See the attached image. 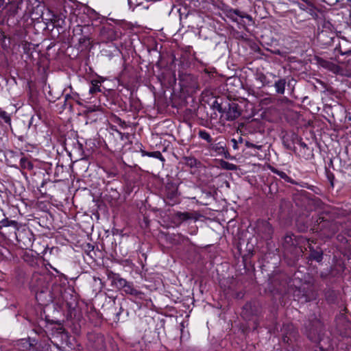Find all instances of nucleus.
I'll return each instance as SVG.
<instances>
[{"label": "nucleus", "mask_w": 351, "mask_h": 351, "mask_svg": "<svg viewBox=\"0 0 351 351\" xmlns=\"http://www.w3.org/2000/svg\"><path fill=\"white\" fill-rule=\"evenodd\" d=\"M165 195L169 205H174L178 202V186L173 182H168L165 187Z\"/></svg>", "instance_id": "3"}, {"label": "nucleus", "mask_w": 351, "mask_h": 351, "mask_svg": "<svg viewBox=\"0 0 351 351\" xmlns=\"http://www.w3.org/2000/svg\"><path fill=\"white\" fill-rule=\"evenodd\" d=\"M77 35H81L78 38V43L81 46L87 48L90 45L89 36L87 35H83V28L80 25H77L73 29V36L75 37Z\"/></svg>", "instance_id": "17"}, {"label": "nucleus", "mask_w": 351, "mask_h": 351, "mask_svg": "<svg viewBox=\"0 0 351 351\" xmlns=\"http://www.w3.org/2000/svg\"><path fill=\"white\" fill-rule=\"evenodd\" d=\"M3 36H4V35H3V32H1V31H0V38H1V37H3Z\"/></svg>", "instance_id": "50"}, {"label": "nucleus", "mask_w": 351, "mask_h": 351, "mask_svg": "<svg viewBox=\"0 0 351 351\" xmlns=\"http://www.w3.org/2000/svg\"><path fill=\"white\" fill-rule=\"evenodd\" d=\"M116 122L122 128H125L126 126V123L124 121L121 120L120 118H116Z\"/></svg>", "instance_id": "40"}, {"label": "nucleus", "mask_w": 351, "mask_h": 351, "mask_svg": "<svg viewBox=\"0 0 351 351\" xmlns=\"http://www.w3.org/2000/svg\"><path fill=\"white\" fill-rule=\"evenodd\" d=\"M146 156H149V157L159 158L161 160H164V158H163L162 155L158 151L149 152V154H146Z\"/></svg>", "instance_id": "35"}, {"label": "nucleus", "mask_w": 351, "mask_h": 351, "mask_svg": "<svg viewBox=\"0 0 351 351\" xmlns=\"http://www.w3.org/2000/svg\"><path fill=\"white\" fill-rule=\"evenodd\" d=\"M2 223H3V226H8V221H3Z\"/></svg>", "instance_id": "49"}, {"label": "nucleus", "mask_w": 351, "mask_h": 351, "mask_svg": "<svg viewBox=\"0 0 351 351\" xmlns=\"http://www.w3.org/2000/svg\"><path fill=\"white\" fill-rule=\"evenodd\" d=\"M0 117L4 120V121L6 123H10V121H11V119H10V116L8 114V113L4 111V110H2L1 108H0Z\"/></svg>", "instance_id": "34"}, {"label": "nucleus", "mask_w": 351, "mask_h": 351, "mask_svg": "<svg viewBox=\"0 0 351 351\" xmlns=\"http://www.w3.org/2000/svg\"><path fill=\"white\" fill-rule=\"evenodd\" d=\"M32 232L29 230H18L16 238L19 245L23 248H27L32 244Z\"/></svg>", "instance_id": "10"}, {"label": "nucleus", "mask_w": 351, "mask_h": 351, "mask_svg": "<svg viewBox=\"0 0 351 351\" xmlns=\"http://www.w3.org/2000/svg\"><path fill=\"white\" fill-rule=\"evenodd\" d=\"M20 165L22 169L31 170L33 169V164L25 157L20 159Z\"/></svg>", "instance_id": "28"}, {"label": "nucleus", "mask_w": 351, "mask_h": 351, "mask_svg": "<svg viewBox=\"0 0 351 351\" xmlns=\"http://www.w3.org/2000/svg\"><path fill=\"white\" fill-rule=\"evenodd\" d=\"M273 232L272 226L268 221L265 220L258 221L256 232L263 239H270L272 237Z\"/></svg>", "instance_id": "6"}, {"label": "nucleus", "mask_w": 351, "mask_h": 351, "mask_svg": "<svg viewBox=\"0 0 351 351\" xmlns=\"http://www.w3.org/2000/svg\"><path fill=\"white\" fill-rule=\"evenodd\" d=\"M276 292L281 295L286 294L288 292L287 278L285 276H279L274 278L272 282Z\"/></svg>", "instance_id": "13"}, {"label": "nucleus", "mask_w": 351, "mask_h": 351, "mask_svg": "<svg viewBox=\"0 0 351 351\" xmlns=\"http://www.w3.org/2000/svg\"><path fill=\"white\" fill-rule=\"evenodd\" d=\"M51 18L50 19L51 22L53 24L55 27L62 28L65 25L66 16L62 13H54L50 11Z\"/></svg>", "instance_id": "18"}, {"label": "nucleus", "mask_w": 351, "mask_h": 351, "mask_svg": "<svg viewBox=\"0 0 351 351\" xmlns=\"http://www.w3.org/2000/svg\"><path fill=\"white\" fill-rule=\"evenodd\" d=\"M72 96H73V95H69V94L66 95H65V101H67L68 99H72Z\"/></svg>", "instance_id": "45"}, {"label": "nucleus", "mask_w": 351, "mask_h": 351, "mask_svg": "<svg viewBox=\"0 0 351 351\" xmlns=\"http://www.w3.org/2000/svg\"><path fill=\"white\" fill-rule=\"evenodd\" d=\"M305 191L298 192L293 195V201L298 207L308 210L311 208L313 200L310 199Z\"/></svg>", "instance_id": "7"}, {"label": "nucleus", "mask_w": 351, "mask_h": 351, "mask_svg": "<svg viewBox=\"0 0 351 351\" xmlns=\"http://www.w3.org/2000/svg\"><path fill=\"white\" fill-rule=\"evenodd\" d=\"M283 327H284V330H287V329L290 330V332L286 333V335L283 337L284 341L288 342L290 340V337L289 336L294 337V335H293L295 332L294 330H293V327L292 325H289V324L284 325Z\"/></svg>", "instance_id": "30"}, {"label": "nucleus", "mask_w": 351, "mask_h": 351, "mask_svg": "<svg viewBox=\"0 0 351 351\" xmlns=\"http://www.w3.org/2000/svg\"><path fill=\"white\" fill-rule=\"evenodd\" d=\"M128 3L130 7H132V5L136 6L137 4L134 3L132 0H128Z\"/></svg>", "instance_id": "46"}, {"label": "nucleus", "mask_w": 351, "mask_h": 351, "mask_svg": "<svg viewBox=\"0 0 351 351\" xmlns=\"http://www.w3.org/2000/svg\"><path fill=\"white\" fill-rule=\"evenodd\" d=\"M293 234H287L284 237L283 247L285 250H291L297 245Z\"/></svg>", "instance_id": "22"}, {"label": "nucleus", "mask_w": 351, "mask_h": 351, "mask_svg": "<svg viewBox=\"0 0 351 351\" xmlns=\"http://www.w3.org/2000/svg\"><path fill=\"white\" fill-rule=\"evenodd\" d=\"M4 4V0H0V8L3 6Z\"/></svg>", "instance_id": "47"}, {"label": "nucleus", "mask_w": 351, "mask_h": 351, "mask_svg": "<svg viewBox=\"0 0 351 351\" xmlns=\"http://www.w3.org/2000/svg\"><path fill=\"white\" fill-rule=\"evenodd\" d=\"M126 294H130L132 296H134L137 299L142 300L144 298V293L142 291L136 289L134 287V285L132 282H128L125 288L123 290Z\"/></svg>", "instance_id": "19"}, {"label": "nucleus", "mask_w": 351, "mask_h": 351, "mask_svg": "<svg viewBox=\"0 0 351 351\" xmlns=\"http://www.w3.org/2000/svg\"><path fill=\"white\" fill-rule=\"evenodd\" d=\"M309 255L308 259L309 261H315L317 263H320L323 259V251L319 248L318 250H315L313 247H309Z\"/></svg>", "instance_id": "20"}, {"label": "nucleus", "mask_w": 351, "mask_h": 351, "mask_svg": "<svg viewBox=\"0 0 351 351\" xmlns=\"http://www.w3.org/2000/svg\"><path fill=\"white\" fill-rule=\"evenodd\" d=\"M21 3V1H12L9 3V8H8V14L10 16H15L19 11V4Z\"/></svg>", "instance_id": "26"}, {"label": "nucleus", "mask_w": 351, "mask_h": 351, "mask_svg": "<svg viewBox=\"0 0 351 351\" xmlns=\"http://www.w3.org/2000/svg\"><path fill=\"white\" fill-rule=\"evenodd\" d=\"M12 224H14V226H16V222H15V221H12Z\"/></svg>", "instance_id": "51"}, {"label": "nucleus", "mask_w": 351, "mask_h": 351, "mask_svg": "<svg viewBox=\"0 0 351 351\" xmlns=\"http://www.w3.org/2000/svg\"><path fill=\"white\" fill-rule=\"evenodd\" d=\"M184 164L190 168H198L201 166V162L193 156H185L182 158Z\"/></svg>", "instance_id": "23"}, {"label": "nucleus", "mask_w": 351, "mask_h": 351, "mask_svg": "<svg viewBox=\"0 0 351 351\" xmlns=\"http://www.w3.org/2000/svg\"><path fill=\"white\" fill-rule=\"evenodd\" d=\"M258 308L255 302H250L246 303L242 310V315L246 318H250L252 315L258 313Z\"/></svg>", "instance_id": "15"}, {"label": "nucleus", "mask_w": 351, "mask_h": 351, "mask_svg": "<svg viewBox=\"0 0 351 351\" xmlns=\"http://www.w3.org/2000/svg\"><path fill=\"white\" fill-rule=\"evenodd\" d=\"M335 52L339 53V55H336L337 61L343 65L347 71L351 72V50L342 52L340 48H335Z\"/></svg>", "instance_id": "11"}, {"label": "nucleus", "mask_w": 351, "mask_h": 351, "mask_svg": "<svg viewBox=\"0 0 351 351\" xmlns=\"http://www.w3.org/2000/svg\"><path fill=\"white\" fill-rule=\"evenodd\" d=\"M332 271H333V269L332 267H330L329 269L322 271L319 274V276L324 280H327L331 276Z\"/></svg>", "instance_id": "33"}, {"label": "nucleus", "mask_w": 351, "mask_h": 351, "mask_svg": "<svg viewBox=\"0 0 351 351\" xmlns=\"http://www.w3.org/2000/svg\"><path fill=\"white\" fill-rule=\"evenodd\" d=\"M285 86H286V80L285 78L280 79L275 82L274 87L276 88V92L278 94L283 95L285 91Z\"/></svg>", "instance_id": "25"}, {"label": "nucleus", "mask_w": 351, "mask_h": 351, "mask_svg": "<svg viewBox=\"0 0 351 351\" xmlns=\"http://www.w3.org/2000/svg\"><path fill=\"white\" fill-rule=\"evenodd\" d=\"M348 3H351V0H347Z\"/></svg>", "instance_id": "52"}, {"label": "nucleus", "mask_w": 351, "mask_h": 351, "mask_svg": "<svg viewBox=\"0 0 351 351\" xmlns=\"http://www.w3.org/2000/svg\"><path fill=\"white\" fill-rule=\"evenodd\" d=\"M78 97H79V95L77 94H75L72 96V99L74 100L75 101H76L78 104H81L80 101H78V99H77Z\"/></svg>", "instance_id": "42"}, {"label": "nucleus", "mask_w": 351, "mask_h": 351, "mask_svg": "<svg viewBox=\"0 0 351 351\" xmlns=\"http://www.w3.org/2000/svg\"><path fill=\"white\" fill-rule=\"evenodd\" d=\"M326 173L327 178L330 183V185L332 186H334V180H335L334 174L331 171H330L328 169H326Z\"/></svg>", "instance_id": "36"}, {"label": "nucleus", "mask_w": 351, "mask_h": 351, "mask_svg": "<svg viewBox=\"0 0 351 351\" xmlns=\"http://www.w3.org/2000/svg\"><path fill=\"white\" fill-rule=\"evenodd\" d=\"M100 82L98 80H93L91 82V86L89 90L90 94H95L97 92H100Z\"/></svg>", "instance_id": "29"}, {"label": "nucleus", "mask_w": 351, "mask_h": 351, "mask_svg": "<svg viewBox=\"0 0 351 351\" xmlns=\"http://www.w3.org/2000/svg\"><path fill=\"white\" fill-rule=\"evenodd\" d=\"M231 142L232 143V147H233V148H234V149H238V145H237V140H236V139H234V138H232V139L231 140Z\"/></svg>", "instance_id": "41"}, {"label": "nucleus", "mask_w": 351, "mask_h": 351, "mask_svg": "<svg viewBox=\"0 0 351 351\" xmlns=\"http://www.w3.org/2000/svg\"><path fill=\"white\" fill-rule=\"evenodd\" d=\"M231 13H233L237 16H239L240 18H244L245 16L243 13H241L239 10H230Z\"/></svg>", "instance_id": "38"}, {"label": "nucleus", "mask_w": 351, "mask_h": 351, "mask_svg": "<svg viewBox=\"0 0 351 351\" xmlns=\"http://www.w3.org/2000/svg\"><path fill=\"white\" fill-rule=\"evenodd\" d=\"M209 149L211 151H214L217 155L223 156L226 159L231 158V156L228 151L226 149V146L223 143L219 142L218 143H211L209 146Z\"/></svg>", "instance_id": "16"}, {"label": "nucleus", "mask_w": 351, "mask_h": 351, "mask_svg": "<svg viewBox=\"0 0 351 351\" xmlns=\"http://www.w3.org/2000/svg\"><path fill=\"white\" fill-rule=\"evenodd\" d=\"M175 216L176 219L180 221H185L192 219H195V220L197 219L194 213L189 212H177L176 213Z\"/></svg>", "instance_id": "24"}, {"label": "nucleus", "mask_w": 351, "mask_h": 351, "mask_svg": "<svg viewBox=\"0 0 351 351\" xmlns=\"http://www.w3.org/2000/svg\"><path fill=\"white\" fill-rule=\"evenodd\" d=\"M323 330L324 325L322 322L317 318L309 320L306 324L307 337L312 341L319 340Z\"/></svg>", "instance_id": "2"}, {"label": "nucleus", "mask_w": 351, "mask_h": 351, "mask_svg": "<svg viewBox=\"0 0 351 351\" xmlns=\"http://www.w3.org/2000/svg\"><path fill=\"white\" fill-rule=\"evenodd\" d=\"M307 228H308V226L306 225H303L302 226L299 227L300 230L302 232H304L305 230H307Z\"/></svg>", "instance_id": "43"}, {"label": "nucleus", "mask_w": 351, "mask_h": 351, "mask_svg": "<svg viewBox=\"0 0 351 351\" xmlns=\"http://www.w3.org/2000/svg\"><path fill=\"white\" fill-rule=\"evenodd\" d=\"M198 136L200 138H202V140L206 141L210 145L213 142V138H212L211 136L206 130H199V132H198Z\"/></svg>", "instance_id": "27"}, {"label": "nucleus", "mask_w": 351, "mask_h": 351, "mask_svg": "<svg viewBox=\"0 0 351 351\" xmlns=\"http://www.w3.org/2000/svg\"><path fill=\"white\" fill-rule=\"evenodd\" d=\"M93 280L95 282H99L100 284H101V280L99 277H93Z\"/></svg>", "instance_id": "44"}, {"label": "nucleus", "mask_w": 351, "mask_h": 351, "mask_svg": "<svg viewBox=\"0 0 351 351\" xmlns=\"http://www.w3.org/2000/svg\"><path fill=\"white\" fill-rule=\"evenodd\" d=\"M228 100L223 98H217L213 104V108L221 113L224 114Z\"/></svg>", "instance_id": "21"}, {"label": "nucleus", "mask_w": 351, "mask_h": 351, "mask_svg": "<svg viewBox=\"0 0 351 351\" xmlns=\"http://www.w3.org/2000/svg\"><path fill=\"white\" fill-rule=\"evenodd\" d=\"M221 167L224 169L232 170V171L237 169V167L236 165L230 163L226 161H223V160L221 161Z\"/></svg>", "instance_id": "32"}, {"label": "nucleus", "mask_w": 351, "mask_h": 351, "mask_svg": "<svg viewBox=\"0 0 351 351\" xmlns=\"http://www.w3.org/2000/svg\"><path fill=\"white\" fill-rule=\"evenodd\" d=\"M327 215L325 216L322 215L319 216L315 221V226L317 231H321L326 237H331L337 231V226L336 223L326 218Z\"/></svg>", "instance_id": "1"}, {"label": "nucleus", "mask_w": 351, "mask_h": 351, "mask_svg": "<svg viewBox=\"0 0 351 351\" xmlns=\"http://www.w3.org/2000/svg\"><path fill=\"white\" fill-rule=\"evenodd\" d=\"M317 63L319 66L328 70L334 74L340 75L345 74L344 69L341 66L322 58L317 57Z\"/></svg>", "instance_id": "8"}, {"label": "nucleus", "mask_w": 351, "mask_h": 351, "mask_svg": "<svg viewBox=\"0 0 351 351\" xmlns=\"http://www.w3.org/2000/svg\"><path fill=\"white\" fill-rule=\"evenodd\" d=\"M299 147H295L293 153L296 156L303 160H311L314 157L313 149L310 148L304 142L302 141V138L300 140V143L298 144Z\"/></svg>", "instance_id": "5"}, {"label": "nucleus", "mask_w": 351, "mask_h": 351, "mask_svg": "<svg viewBox=\"0 0 351 351\" xmlns=\"http://www.w3.org/2000/svg\"><path fill=\"white\" fill-rule=\"evenodd\" d=\"M91 341H93L91 346L95 351H106V343L104 335H95Z\"/></svg>", "instance_id": "14"}, {"label": "nucleus", "mask_w": 351, "mask_h": 351, "mask_svg": "<svg viewBox=\"0 0 351 351\" xmlns=\"http://www.w3.org/2000/svg\"><path fill=\"white\" fill-rule=\"evenodd\" d=\"M227 16L234 21H237V16L234 15L233 13H231L230 11L228 12Z\"/></svg>", "instance_id": "39"}, {"label": "nucleus", "mask_w": 351, "mask_h": 351, "mask_svg": "<svg viewBox=\"0 0 351 351\" xmlns=\"http://www.w3.org/2000/svg\"><path fill=\"white\" fill-rule=\"evenodd\" d=\"M141 153H142V155H143V156H146V154H149V152H145V151H144V150H141Z\"/></svg>", "instance_id": "48"}, {"label": "nucleus", "mask_w": 351, "mask_h": 351, "mask_svg": "<svg viewBox=\"0 0 351 351\" xmlns=\"http://www.w3.org/2000/svg\"><path fill=\"white\" fill-rule=\"evenodd\" d=\"M245 146L247 147L256 148L259 150L262 149V148H263V145H257L253 144L249 141H245Z\"/></svg>", "instance_id": "37"}, {"label": "nucleus", "mask_w": 351, "mask_h": 351, "mask_svg": "<svg viewBox=\"0 0 351 351\" xmlns=\"http://www.w3.org/2000/svg\"><path fill=\"white\" fill-rule=\"evenodd\" d=\"M106 274L112 286L117 289L123 290L126 284L128 282L125 279L121 278L119 274H116L110 270H107Z\"/></svg>", "instance_id": "12"}, {"label": "nucleus", "mask_w": 351, "mask_h": 351, "mask_svg": "<svg viewBox=\"0 0 351 351\" xmlns=\"http://www.w3.org/2000/svg\"><path fill=\"white\" fill-rule=\"evenodd\" d=\"M242 140H243V139H242V138H241V137H240V141H241V142H242Z\"/></svg>", "instance_id": "53"}, {"label": "nucleus", "mask_w": 351, "mask_h": 351, "mask_svg": "<svg viewBox=\"0 0 351 351\" xmlns=\"http://www.w3.org/2000/svg\"><path fill=\"white\" fill-rule=\"evenodd\" d=\"M301 137L295 132H286L282 137V145L287 150L294 151L295 144L300 143Z\"/></svg>", "instance_id": "4"}, {"label": "nucleus", "mask_w": 351, "mask_h": 351, "mask_svg": "<svg viewBox=\"0 0 351 351\" xmlns=\"http://www.w3.org/2000/svg\"><path fill=\"white\" fill-rule=\"evenodd\" d=\"M224 114L228 121H234L241 116V107L237 103L228 101Z\"/></svg>", "instance_id": "9"}, {"label": "nucleus", "mask_w": 351, "mask_h": 351, "mask_svg": "<svg viewBox=\"0 0 351 351\" xmlns=\"http://www.w3.org/2000/svg\"><path fill=\"white\" fill-rule=\"evenodd\" d=\"M274 172L275 173H276L280 178H281L282 179L285 180L286 182H290V183H293V182L292 179L290 177H289L285 172L282 171H279V170H276V169H275L274 171Z\"/></svg>", "instance_id": "31"}]
</instances>
